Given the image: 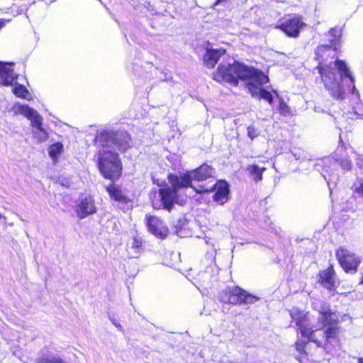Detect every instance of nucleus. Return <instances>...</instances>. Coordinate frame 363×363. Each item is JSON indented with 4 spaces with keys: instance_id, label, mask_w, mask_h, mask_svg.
Segmentation results:
<instances>
[{
    "instance_id": "obj_1",
    "label": "nucleus",
    "mask_w": 363,
    "mask_h": 363,
    "mask_svg": "<svg viewBox=\"0 0 363 363\" xmlns=\"http://www.w3.org/2000/svg\"><path fill=\"white\" fill-rule=\"evenodd\" d=\"M318 312V327L311 325L308 313L296 308L290 310V315L303 337L315 343L318 347H322L323 342L326 345L336 340L339 333V320L337 314L332 312L326 305L321 306Z\"/></svg>"
},
{
    "instance_id": "obj_2",
    "label": "nucleus",
    "mask_w": 363,
    "mask_h": 363,
    "mask_svg": "<svg viewBox=\"0 0 363 363\" xmlns=\"http://www.w3.org/2000/svg\"><path fill=\"white\" fill-rule=\"evenodd\" d=\"M214 79L234 85L244 86L248 91H267L269 79L262 70L239 62L220 65Z\"/></svg>"
},
{
    "instance_id": "obj_3",
    "label": "nucleus",
    "mask_w": 363,
    "mask_h": 363,
    "mask_svg": "<svg viewBox=\"0 0 363 363\" xmlns=\"http://www.w3.org/2000/svg\"><path fill=\"white\" fill-rule=\"evenodd\" d=\"M335 67L337 69L340 76L342 86L340 91H357L354 85V78L346 62L341 60H337L334 64L329 65L320 63L317 67L325 88L329 91H333L337 86V77L335 73Z\"/></svg>"
},
{
    "instance_id": "obj_4",
    "label": "nucleus",
    "mask_w": 363,
    "mask_h": 363,
    "mask_svg": "<svg viewBox=\"0 0 363 363\" xmlns=\"http://www.w3.org/2000/svg\"><path fill=\"white\" fill-rule=\"evenodd\" d=\"M216 171L207 164L201 165L196 169L188 171L180 176L169 174L168 178L171 184L175 188H192L196 193L210 192L212 188L205 185H195V182H203L213 177Z\"/></svg>"
},
{
    "instance_id": "obj_5",
    "label": "nucleus",
    "mask_w": 363,
    "mask_h": 363,
    "mask_svg": "<svg viewBox=\"0 0 363 363\" xmlns=\"http://www.w3.org/2000/svg\"><path fill=\"white\" fill-rule=\"evenodd\" d=\"M14 115H21L30 122L32 134L38 143H43L48 140V133L43 128V118L39 113L28 105L16 103L11 108Z\"/></svg>"
},
{
    "instance_id": "obj_6",
    "label": "nucleus",
    "mask_w": 363,
    "mask_h": 363,
    "mask_svg": "<svg viewBox=\"0 0 363 363\" xmlns=\"http://www.w3.org/2000/svg\"><path fill=\"white\" fill-rule=\"evenodd\" d=\"M98 167L104 178L118 179L121 174L122 164L118 153L107 147H101L99 152Z\"/></svg>"
},
{
    "instance_id": "obj_7",
    "label": "nucleus",
    "mask_w": 363,
    "mask_h": 363,
    "mask_svg": "<svg viewBox=\"0 0 363 363\" xmlns=\"http://www.w3.org/2000/svg\"><path fill=\"white\" fill-rule=\"evenodd\" d=\"M101 147H107L116 152V147L125 151L130 146V136L126 131H104L96 138Z\"/></svg>"
},
{
    "instance_id": "obj_8",
    "label": "nucleus",
    "mask_w": 363,
    "mask_h": 363,
    "mask_svg": "<svg viewBox=\"0 0 363 363\" xmlns=\"http://www.w3.org/2000/svg\"><path fill=\"white\" fill-rule=\"evenodd\" d=\"M218 298L223 303L233 305L252 303L255 300L258 299L238 286L228 287L223 289L219 294Z\"/></svg>"
},
{
    "instance_id": "obj_9",
    "label": "nucleus",
    "mask_w": 363,
    "mask_h": 363,
    "mask_svg": "<svg viewBox=\"0 0 363 363\" xmlns=\"http://www.w3.org/2000/svg\"><path fill=\"white\" fill-rule=\"evenodd\" d=\"M14 64L0 61V85L11 86L12 91H28L25 84L17 82L18 75L14 72Z\"/></svg>"
},
{
    "instance_id": "obj_10",
    "label": "nucleus",
    "mask_w": 363,
    "mask_h": 363,
    "mask_svg": "<svg viewBox=\"0 0 363 363\" xmlns=\"http://www.w3.org/2000/svg\"><path fill=\"white\" fill-rule=\"evenodd\" d=\"M337 260L346 272H355L361 259L348 250L340 247L335 252Z\"/></svg>"
},
{
    "instance_id": "obj_11",
    "label": "nucleus",
    "mask_w": 363,
    "mask_h": 363,
    "mask_svg": "<svg viewBox=\"0 0 363 363\" xmlns=\"http://www.w3.org/2000/svg\"><path fill=\"white\" fill-rule=\"evenodd\" d=\"M94 199L91 196H82L75 206V211L80 219L92 215L96 212Z\"/></svg>"
},
{
    "instance_id": "obj_12",
    "label": "nucleus",
    "mask_w": 363,
    "mask_h": 363,
    "mask_svg": "<svg viewBox=\"0 0 363 363\" xmlns=\"http://www.w3.org/2000/svg\"><path fill=\"white\" fill-rule=\"evenodd\" d=\"M147 220L148 229L151 233L162 239L167 236L169 230L160 219L155 216H149Z\"/></svg>"
},
{
    "instance_id": "obj_13",
    "label": "nucleus",
    "mask_w": 363,
    "mask_h": 363,
    "mask_svg": "<svg viewBox=\"0 0 363 363\" xmlns=\"http://www.w3.org/2000/svg\"><path fill=\"white\" fill-rule=\"evenodd\" d=\"M306 24L299 17H294L283 22L279 27L287 35L295 38L298 35L300 30Z\"/></svg>"
},
{
    "instance_id": "obj_14",
    "label": "nucleus",
    "mask_w": 363,
    "mask_h": 363,
    "mask_svg": "<svg viewBox=\"0 0 363 363\" xmlns=\"http://www.w3.org/2000/svg\"><path fill=\"white\" fill-rule=\"evenodd\" d=\"M172 189L168 187L160 189L159 190L162 205L163 206L164 208L168 210L169 211H171L174 203L175 202L177 191L181 189L175 188L172 184Z\"/></svg>"
},
{
    "instance_id": "obj_15",
    "label": "nucleus",
    "mask_w": 363,
    "mask_h": 363,
    "mask_svg": "<svg viewBox=\"0 0 363 363\" xmlns=\"http://www.w3.org/2000/svg\"><path fill=\"white\" fill-rule=\"evenodd\" d=\"M212 191L215 190L213 200L219 204H224L228 200L229 186L226 182L220 181L219 182L209 186Z\"/></svg>"
},
{
    "instance_id": "obj_16",
    "label": "nucleus",
    "mask_w": 363,
    "mask_h": 363,
    "mask_svg": "<svg viewBox=\"0 0 363 363\" xmlns=\"http://www.w3.org/2000/svg\"><path fill=\"white\" fill-rule=\"evenodd\" d=\"M319 281L325 288L332 290L336 287L337 279L333 266L320 271L318 274Z\"/></svg>"
},
{
    "instance_id": "obj_17",
    "label": "nucleus",
    "mask_w": 363,
    "mask_h": 363,
    "mask_svg": "<svg viewBox=\"0 0 363 363\" xmlns=\"http://www.w3.org/2000/svg\"><path fill=\"white\" fill-rule=\"evenodd\" d=\"M225 53V50L207 48L203 57V61L208 67L212 68L218 62V60Z\"/></svg>"
},
{
    "instance_id": "obj_18",
    "label": "nucleus",
    "mask_w": 363,
    "mask_h": 363,
    "mask_svg": "<svg viewBox=\"0 0 363 363\" xmlns=\"http://www.w3.org/2000/svg\"><path fill=\"white\" fill-rule=\"evenodd\" d=\"M246 170L252 180L257 182L262 179V174L266 170V168L259 167L256 164H252L247 167Z\"/></svg>"
},
{
    "instance_id": "obj_19",
    "label": "nucleus",
    "mask_w": 363,
    "mask_h": 363,
    "mask_svg": "<svg viewBox=\"0 0 363 363\" xmlns=\"http://www.w3.org/2000/svg\"><path fill=\"white\" fill-rule=\"evenodd\" d=\"M106 190L112 199L121 203H127V197L122 193L121 190L114 184L106 188Z\"/></svg>"
},
{
    "instance_id": "obj_20",
    "label": "nucleus",
    "mask_w": 363,
    "mask_h": 363,
    "mask_svg": "<svg viewBox=\"0 0 363 363\" xmlns=\"http://www.w3.org/2000/svg\"><path fill=\"white\" fill-rule=\"evenodd\" d=\"M143 242L142 240L136 238H133L128 244V251L131 257H138L141 252Z\"/></svg>"
},
{
    "instance_id": "obj_21",
    "label": "nucleus",
    "mask_w": 363,
    "mask_h": 363,
    "mask_svg": "<svg viewBox=\"0 0 363 363\" xmlns=\"http://www.w3.org/2000/svg\"><path fill=\"white\" fill-rule=\"evenodd\" d=\"M63 150L64 146L60 143H55L49 147V155L55 162H57L59 156L62 153Z\"/></svg>"
},
{
    "instance_id": "obj_22",
    "label": "nucleus",
    "mask_w": 363,
    "mask_h": 363,
    "mask_svg": "<svg viewBox=\"0 0 363 363\" xmlns=\"http://www.w3.org/2000/svg\"><path fill=\"white\" fill-rule=\"evenodd\" d=\"M38 363H65L57 356L43 357L38 359Z\"/></svg>"
},
{
    "instance_id": "obj_23",
    "label": "nucleus",
    "mask_w": 363,
    "mask_h": 363,
    "mask_svg": "<svg viewBox=\"0 0 363 363\" xmlns=\"http://www.w3.org/2000/svg\"><path fill=\"white\" fill-rule=\"evenodd\" d=\"M252 96L259 99H263L267 101L269 104H272L273 101V96L272 92H251Z\"/></svg>"
},
{
    "instance_id": "obj_24",
    "label": "nucleus",
    "mask_w": 363,
    "mask_h": 363,
    "mask_svg": "<svg viewBox=\"0 0 363 363\" xmlns=\"http://www.w3.org/2000/svg\"><path fill=\"white\" fill-rule=\"evenodd\" d=\"M329 33L331 36L334 37V40L331 42V46H333L335 50H337L335 40L341 36V30L338 28H333L330 30Z\"/></svg>"
},
{
    "instance_id": "obj_25",
    "label": "nucleus",
    "mask_w": 363,
    "mask_h": 363,
    "mask_svg": "<svg viewBox=\"0 0 363 363\" xmlns=\"http://www.w3.org/2000/svg\"><path fill=\"white\" fill-rule=\"evenodd\" d=\"M279 112L284 116L292 115V112L289 106L283 101L279 103Z\"/></svg>"
},
{
    "instance_id": "obj_26",
    "label": "nucleus",
    "mask_w": 363,
    "mask_h": 363,
    "mask_svg": "<svg viewBox=\"0 0 363 363\" xmlns=\"http://www.w3.org/2000/svg\"><path fill=\"white\" fill-rule=\"evenodd\" d=\"M247 130V136L252 140L259 135V130L253 125L248 126Z\"/></svg>"
},
{
    "instance_id": "obj_27",
    "label": "nucleus",
    "mask_w": 363,
    "mask_h": 363,
    "mask_svg": "<svg viewBox=\"0 0 363 363\" xmlns=\"http://www.w3.org/2000/svg\"><path fill=\"white\" fill-rule=\"evenodd\" d=\"M17 97L30 101L33 99L32 92H14Z\"/></svg>"
},
{
    "instance_id": "obj_28",
    "label": "nucleus",
    "mask_w": 363,
    "mask_h": 363,
    "mask_svg": "<svg viewBox=\"0 0 363 363\" xmlns=\"http://www.w3.org/2000/svg\"><path fill=\"white\" fill-rule=\"evenodd\" d=\"M355 191L363 196V181H357L354 184Z\"/></svg>"
},
{
    "instance_id": "obj_29",
    "label": "nucleus",
    "mask_w": 363,
    "mask_h": 363,
    "mask_svg": "<svg viewBox=\"0 0 363 363\" xmlns=\"http://www.w3.org/2000/svg\"><path fill=\"white\" fill-rule=\"evenodd\" d=\"M306 345V342L303 340H298L296 342V350L297 351H298L299 352H304V348H305V346Z\"/></svg>"
},
{
    "instance_id": "obj_30",
    "label": "nucleus",
    "mask_w": 363,
    "mask_h": 363,
    "mask_svg": "<svg viewBox=\"0 0 363 363\" xmlns=\"http://www.w3.org/2000/svg\"><path fill=\"white\" fill-rule=\"evenodd\" d=\"M340 165L343 169L350 170L351 169V162L347 159H344L341 161Z\"/></svg>"
},
{
    "instance_id": "obj_31",
    "label": "nucleus",
    "mask_w": 363,
    "mask_h": 363,
    "mask_svg": "<svg viewBox=\"0 0 363 363\" xmlns=\"http://www.w3.org/2000/svg\"><path fill=\"white\" fill-rule=\"evenodd\" d=\"M345 92H333V96L337 99H343V94Z\"/></svg>"
},
{
    "instance_id": "obj_32",
    "label": "nucleus",
    "mask_w": 363,
    "mask_h": 363,
    "mask_svg": "<svg viewBox=\"0 0 363 363\" xmlns=\"http://www.w3.org/2000/svg\"><path fill=\"white\" fill-rule=\"evenodd\" d=\"M111 322L116 327L118 328L121 331L123 330V328L121 326V325L120 323H118L116 320L114 319H112L111 320Z\"/></svg>"
},
{
    "instance_id": "obj_33",
    "label": "nucleus",
    "mask_w": 363,
    "mask_h": 363,
    "mask_svg": "<svg viewBox=\"0 0 363 363\" xmlns=\"http://www.w3.org/2000/svg\"><path fill=\"white\" fill-rule=\"evenodd\" d=\"M6 26V21L4 19H0V30Z\"/></svg>"
},
{
    "instance_id": "obj_34",
    "label": "nucleus",
    "mask_w": 363,
    "mask_h": 363,
    "mask_svg": "<svg viewBox=\"0 0 363 363\" xmlns=\"http://www.w3.org/2000/svg\"><path fill=\"white\" fill-rule=\"evenodd\" d=\"M320 48L328 49L329 46L328 45H323V46L319 47V49H320Z\"/></svg>"
},
{
    "instance_id": "obj_35",
    "label": "nucleus",
    "mask_w": 363,
    "mask_h": 363,
    "mask_svg": "<svg viewBox=\"0 0 363 363\" xmlns=\"http://www.w3.org/2000/svg\"><path fill=\"white\" fill-rule=\"evenodd\" d=\"M358 363H363V358L362 357H359L358 359Z\"/></svg>"
},
{
    "instance_id": "obj_36",
    "label": "nucleus",
    "mask_w": 363,
    "mask_h": 363,
    "mask_svg": "<svg viewBox=\"0 0 363 363\" xmlns=\"http://www.w3.org/2000/svg\"><path fill=\"white\" fill-rule=\"evenodd\" d=\"M358 92H352V95H354L355 97H358Z\"/></svg>"
},
{
    "instance_id": "obj_37",
    "label": "nucleus",
    "mask_w": 363,
    "mask_h": 363,
    "mask_svg": "<svg viewBox=\"0 0 363 363\" xmlns=\"http://www.w3.org/2000/svg\"><path fill=\"white\" fill-rule=\"evenodd\" d=\"M21 79H24V80H25V82H27V79H23V78H22V79H19L18 77V79H17V80H21Z\"/></svg>"
},
{
    "instance_id": "obj_38",
    "label": "nucleus",
    "mask_w": 363,
    "mask_h": 363,
    "mask_svg": "<svg viewBox=\"0 0 363 363\" xmlns=\"http://www.w3.org/2000/svg\"><path fill=\"white\" fill-rule=\"evenodd\" d=\"M153 207L157 208L156 204L155 203H153Z\"/></svg>"
}]
</instances>
